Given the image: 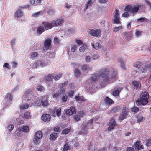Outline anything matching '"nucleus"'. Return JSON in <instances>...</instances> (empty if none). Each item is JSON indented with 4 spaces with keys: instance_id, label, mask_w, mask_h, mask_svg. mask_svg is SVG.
Instances as JSON below:
<instances>
[{
    "instance_id": "20",
    "label": "nucleus",
    "mask_w": 151,
    "mask_h": 151,
    "mask_svg": "<svg viewBox=\"0 0 151 151\" xmlns=\"http://www.w3.org/2000/svg\"><path fill=\"white\" fill-rule=\"evenodd\" d=\"M50 116L48 114H44L41 117V119L45 122H48L50 119Z\"/></svg>"
},
{
    "instance_id": "52",
    "label": "nucleus",
    "mask_w": 151,
    "mask_h": 151,
    "mask_svg": "<svg viewBox=\"0 0 151 151\" xmlns=\"http://www.w3.org/2000/svg\"><path fill=\"white\" fill-rule=\"evenodd\" d=\"M74 90L73 89L69 91L68 92L67 94L69 96L72 97L73 96V95L74 93Z\"/></svg>"
},
{
    "instance_id": "35",
    "label": "nucleus",
    "mask_w": 151,
    "mask_h": 151,
    "mask_svg": "<svg viewBox=\"0 0 151 151\" xmlns=\"http://www.w3.org/2000/svg\"><path fill=\"white\" fill-rule=\"evenodd\" d=\"M97 119H92L89 120L88 121V122H87L85 123V124H87V126L88 127L89 126V125H90V126H91V124H92L93 123V121L94 120L95 121L97 120Z\"/></svg>"
},
{
    "instance_id": "7",
    "label": "nucleus",
    "mask_w": 151,
    "mask_h": 151,
    "mask_svg": "<svg viewBox=\"0 0 151 151\" xmlns=\"http://www.w3.org/2000/svg\"><path fill=\"white\" fill-rule=\"evenodd\" d=\"M32 96V94L29 92L27 91L24 94L23 99L24 100H25L27 103L30 104L32 102L31 100Z\"/></svg>"
},
{
    "instance_id": "2",
    "label": "nucleus",
    "mask_w": 151,
    "mask_h": 151,
    "mask_svg": "<svg viewBox=\"0 0 151 151\" xmlns=\"http://www.w3.org/2000/svg\"><path fill=\"white\" fill-rule=\"evenodd\" d=\"M149 95L148 92L146 91L143 92L140 95L138 101V104L140 105H145L147 104L148 102Z\"/></svg>"
},
{
    "instance_id": "31",
    "label": "nucleus",
    "mask_w": 151,
    "mask_h": 151,
    "mask_svg": "<svg viewBox=\"0 0 151 151\" xmlns=\"http://www.w3.org/2000/svg\"><path fill=\"white\" fill-rule=\"evenodd\" d=\"M21 129L22 131L25 132H29V127L26 125H23L21 127Z\"/></svg>"
},
{
    "instance_id": "14",
    "label": "nucleus",
    "mask_w": 151,
    "mask_h": 151,
    "mask_svg": "<svg viewBox=\"0 0 151 151\" xmlns=\"http://www.w3.org/2000/svg\"><path fill=\"white\" fill-rule=\"evenodd\" d=\"M140 142L139 141H137L134 144V147L137 151H139L140 149H142L144 147L143 145L140 144Z\"/></svg>"
},
{
    "instance_id": "33",
    "label": "nucleus",
    "mask_w": 151,
    "mask_h": 151,
    "mask_svg": "<svg viewBox=\"0 0 151 151\" xmlns=\"http://www.w3.org/2000/svg\"><path fill=\"white\" fill-rule=\"evenodd\" d=\"M105 103L107 104H110L113 102V100L109 97H106L104 100Z\"/></svg>"
},
{
    "instance_id": "4",
    "label": "nucleus",
    "mask_w": 151,
    "mask_h": 151,
    "mask_svg": "<svg viewBox=\"0 0 151 151\" xmlns=\"http://www.w3.org/2000/svg\"><path fill=\"white\" fill-rule=\"evenodd\" d=\"M142 63L140 62H137L134 64L133 66L134 67L139 69L138 71L140 72H144L146 71L147 70H150V67L151 66L150 64H148L147 66L144 67L142 66Z\"/></svg>"
},
{
    "instance_id": "42",
    "label": "nucleus",
    "mask_w": 151,
    "mask_h": 151,
    "mask_svg": "<svg viewBox=\"0 0 151 151\" xmlns=\"http://www.w3.org/2000/svg\"><path fill=\"white\" fill-rule=\"evenodd\" d=\"M122 29V26H120L119 27H115L113 29V31L115 32H117L119 30Z\"/></svg>"
},
{
    "instance_id": "11",
    "label": "nucleus",
    "mask_w": 151,
    "mask_h": 151,
    "mask_svg": "<svg viewBox=\"0 0 151 151\" xmlns=\"http://www.w3.org/2000/svg\"><path fill=\"white\" fill-rule=\"evenodd\" d=\"M51 40L49 38L47 39L45 41L44 49L46 50L51 48Z\"/></svg>"
},
{
    "instance_id": "53",
    "label": "nucleus",
    "mask_w": 151,
    "mask_h": 151,
    "mask_svg": "<svg viewBox=\"0 0 151 151\" xmlns=\"http://www.w3.org/2000/svg\"><path fill=\"white\" fill-rule=\"evenodd\" d=\"M14 127V125L12 124H9L7 126V129L10 132H11L13 130Z\"/></svg>"
},
{
    "instance_id": "61",
    "label": "nucleus",
    "mask_w": 151,
    "mask_h": 151,
    "mask_svg": "<svg viewBox=\"0 0 151 151\" xmlns=\"http://www.w3.org/2000/svg\"><path fill=\"white\" fill-rule=\"evenodd\" d=\"M41 13V11H39L37 12L34 13L33 14L32 16L34 17H36L40 15Z\"/></svg>"
},
{
    "instance_id": "63",
    "label": "nucleus",
    "mask_w": 151,
    "mask_h": 151,
    "mask_svg": "<svg viewBox=\"0 0 151 151\" xmlns=\"http://www.w3.org/2000/svg\"><path fill=\"white\" fill-rule=\"evenodd\" d=\"M132 111L135 113H137L139 111L138 108L137 107H134L132 109Z\"/></svg>"
},
{
    "instance_id": "40",
    "label": "nucleus",
    "mask_w": 151,
    "mask_h": 151,
    "mask_svg": "<svg viewBox=\"0 0 151 151\" xmlns=\"http://www.w3.org/2000/svg\"><path fill=\"white\" fill-rule=\"evenodd\" d=\"M70 147L67 144H66L64 145L62 151H68V150H70Z\"/></svg>"
},
{
    "instance_id": "48",
    "label": "nucleus",
    "mask_w": 151,
    "mask_h": 151,
    "mask_svg": "<svg viewBox=\"0 0 151 151\" xmlns=\"http://www.w3.org/2000/svg\"><path fill=\"white\" fill-rule=\"evenodd\" d=\"M114 18H120L119 14V11L116 10L114 12Z\"/></svg>"
},
{
    "instance_id": "58",
    "label": "nucleus",
    "mask_w": 151,
    "mask_h": 151,
    "mask_svg": "<svg viewBox=\"0 0 151 151\" xmlns=\"http://www.w3.org/2000/svg\"><path fill=\"white\" fill-rule=\"evenodd\" d=\"M74 118L76 121L78 122L80 120V117L79 115H76L74 116Z\"/></svg>"
},
{
    "instance_id": "16",
    "label": "nucleus",
    "mask_w": 151,
    "mask_h": 151,
    "mask_svg": "<svg viewBox=\"0 0 151 151\" xmlns=\"http://www.w3.org/2000/svg\"><path fill=\"white\" fill-rule=\"evenodd\" d=\"M52 23L53 22L51 23L44 22L42 23V24L45 27V28L46 30H47L54 27Z\"/></svg>"
},
{
    "instance_id": "6",
    "label": "nucleus",
    "mask_w": 151,
    "mask_h": 151,
    "mask_svg": "<svg viewBox=\"0 0 151 151\" xmlns=\"http://www.w3.org/2000/svg\"><path fill=\"white\" fill-rule=\"evenodd\" d=\"M89 34L93 36L99 37L101 36V31L99 29H90L88 30Z\"/></svg>"
},
{
    "instance_id": "43",
    "label": "nucleus",
    "mask_w": 151,
    "mask_h": 151,
    "mask_svg": "<svg viewBox=\"0 0 151 151\" xmlns=\"http://www.w3.org/2000/svg\"><path fill=\"white\" fill-rule=\"evenodd\" d=\"M120 90L118 89L114 90L113 91L112 94L114 96H117L119 95V94Z\"/></svg>"
},
{
    "instance_id": "38",
    "label": "nucleus",
    "mask_w": 151,
    "mask_h": 151,
    "mask_svg": "<svg viewBox=\"0 0 151 151\" xmlns=\"http://www.w3.org/2000/svg\"><path fill=\"white\" fill-rule=\"evenodd\" d=\"M24 116L26 119H29L31 118L30 112L29 111H26L24 114Z\"/></svg>"
},
{
    "instance_id": "28",
    "label": "nucleus",
    "mask_w": 151,
    "mask_h": 151,
    "mask_svg": "<svg viewBox=\"0 0 151 151\" xmlns=\"http://www.w3.org/2000/svg\"><path fill=\"white\" fill-rule=\"evenodd\" d=\"M75 99L78 102H82L84 101V97L82 96H80L79 95H78L75 96Z\"/></svg>"
},
{
    "instance_id": "56",
    "label": "nucleus",
    "mask_w": 151,
    "mask_h": 151,
    "mask_svg": "<svg viewBox=\"0 0 151 151\" xmlns=\"http://www.w3.org/2000/svg\"><path fill=\"white\" fill-rule=\"evenodd\" d=\"M62 75L61 74H59L56 75L55 77L54 78V79L55 80H58L61 77Z\"/></svg>"
},
{
    "instance_id": "51",
    "label": "nucleus",
    "mask_w": 151,
    "mask_h": 151,
    "mask_svg": "<svg viewBox=\"0 0 151 151\" xmlns=\"http://www.w3.org/2000/svg\"><path fill=\"white\" fill-rule=\"evenodd\" d=\"M132 7V6L131 5H127L125 7L124 10L126 11L129 12L130 13V10L131 9Z\"/></svg>"
},
{
    "instance_id": "15",
    "label": "nucleus",
    "mask_w": 151,
    "mask_h": 151,
    "mask_svg": "<svg viewBox=\"0 0 151 151\" xmlns=\"http://www.w3.org/2000/svg\"><path fill=\"white\" fill-rule=\"evenodd\" d=\"M66 113L69 115L75 114L76 113V109L73 106H71L70 109H68L66 110Z\"/></svg>"
},
{
    "instance_id": "34",
    "label": "nucleus",
    "mask_w": 151,
    "mask_h": 151,
    "mask_svg": "<svg viewBox=\"0 0 151 151\" xmlns=\"http://www.w3.org/2000/svg\"><path fill=\"white\" fill-rule=\"evenodd\" d=\"M136 118L138 123L143 122L144 117L141 115H138L136 116Z\"/></svg>"
},
{
    "instance_id": "32",
    "label": "nucleus",
    "mask_w": 151,
    "mask_h": 151,
    "mask_svg": "<svg viewBox=\"0 0 151 151\" xmlns=\"http://www.w3.org/2000/svg\"><path fill=\"white\" fill-rule=\"evenodd\" d=\"M132 84L134 86V87L136 89L139 88L140 85V82L136 81H133L132 82Z\"/></svg>"
},
{
    "instance_id": "18",
    "label": "nucleus",
    "mask_w": 151,
    "mask_h": 151,
    "mask_svg": "<svg viewBox=\"0 0 151 151\" xmlns=\"http://www.w3.org/2000/svg\"><path fill=\"white\" fill-rule=\"evenodd\" d=\"M64 22V20L63 18L60 19L56 21H53V23L54 27L58 26Z\"/></svg>"
},
{
    "instance_id": "25",
    "label": "nucleus",
    "mask_w": 151,
    "mask_h": 151,
    "mask_svg": "<svg viewBox=\"0 0 151 151\" xmlns=\"http://www.w3.org/2000/svg\"><path fill=\"white\" fill-rule=\"evenodd\" d=\"M53 78V76L52 74H49L47 75L46 77V80L48 81L47 83H49L50 82L51 83Z\"/></svg>"
},
{
    "instance_id": "60",
    "label": "nucleus",
    "mask_w": 151,
    "mask_h": 151,
    "mask_svg": "<svg viewBox=\"0 0 151 151\" xmlns=\"http://www.w3.org/2000/svg\"><path fill=\"white\" fill-rule=\"evenodd\" d=\"M148 19L145 17H142L138 18L137 19V21L139 22H143L145 21H146Z\"/></svg>"
},
{
    "instance_id": "45",
    "label": "nucleus",
    "mask_w": 151,
    "mask_h": 151,
    "mask_svg": "<svg viewBox=\"0 0 151 151\" xmlns=\"http://www.w3.org/2000/svg\"><path fill=\"white\" fill-rule=\"evenodd\" d=\"M127 116L126 115H125L123 113H122L120 114L119 117V120L121 121L123 120Z\"/></svg>"
},
{
    "instance_id": "26",
    "label": "nucleus",
    "mask_w": 151,
    "mask_h": 151,
    "mask_svg": "<svg viewBox=\"0 0 151 151\" xmlns=\"http://www.w3.org/2000/svg\"><path fill=\"white\" fill-rule=\"evenodd\" d=\"M76 32L75 30L73 28H69L67 31V34L69 35H73Z\"/></svg>"
},
{
    "instance_id": "10",
    "label": "nucleus",
    "mask_w": 151,
    "mask_h": 151,
    "mask_svg": "<svg viewBox=\"0 0 151 151\" xmlns=\"http://www.w3.org/2000/svg\"><path fill=\"white\" fill-rule=\"evenodd\" d=\"M117 126V124L114 119H111L109 123V127L108 128V130L109 131L113 129L114 127Z\"/></svg>"
},
{
    "instance_id": "36",
    "label": "nucleus",
    "mask_w": 151,
    "mask_h": 151,
    "mask_svg": "<svg viewBox=\"0 0 151 151\" xmlns=\"http://www.w3.org/2000/svg\"><path fill=\"white\" fill-rule=\"evenodd\" d=\"M128 111L129 110L128 108L126 107H124L123 108L122 113H123L124 114L127 116L128 113Z\"/></svg>"
},
{
    "instance_id": "57",
    "label": "nucleus",
    "mask_w": 151,
    "mask_h": 151,
    "mask_svg": "<svg viewBox=\"0 0 151 151\" xmlns=\"http://www.w3.org/2000/svg\"><path fill=\"white\" fill-rule=\"evenodd\" d=\"M97 87H96V88L94 87L93 88L92 87H89V91L92 93H94L95 91V89Z\"/></svg>"
},
{
    "instance_id": "37",
    "label": "nucleus",
    "mask_w": 151,
    "mask_h": 151,
    "mask_svg": "<svg viewBox=\"0 0 151 151\" xmlns=\"http://www.w3.org/2000/svg\"><path fill=\"white\" fill-rule=\"evenodd\" d=\"M80 72L79 69L78 68H76L74 70V74L76 77H78L80 75Z\"/></svg>"
},
{
    "instance_id": "47",
    "label": "nucleus",
    "mask_w": 151,
    "mask_h": 151,
    "mask_svg": "<svg viewBox=\"0 0 151 151\" xmlns=\"http://www.w3.org/2000/svg\"><path fill=\"white\" fill-rule=\"evenodd\" d=\"M120 109L119 107H113L111 110V112L113 113H116L117 112L119 111Z\"/></svg>"
},
{
    "instance_id": "1",
    "label": "nucleus",
    "mask_w": 151,
    "mask_h": 151,
    "mask_svg": "<svg viewBox=\"0 0 151 151\" xmlns=\"http://www.w3.org/2000/svg\"><path fill=\"white\" fill-rule=\"evenodd\" d=\"M109 70L107 68L102 69L100 73H96L90 77V79L93 81L97 80L99 78L101 77L102 80L105 81H109V78L108 77Z\"/></svg>"
},
{
    "instance_id": "41",
    "label": "nucleus",
    "mask_w": 151,
    "mask_h": 151,
    "mask_svg": "<svg viewBox=\"0 0 151 151\" xmlns=\"http://www.w3.org/2000/svg\"><path fill=\"white\" fill-rule=\"evenodd\" d=\"M38 55V54L36 52H31L30 53V56L32 59H34L35 57H36Z\"/></svg>"
},
{
    "instance_id": "50",
    "label": "nucleus",
    "mask_w": 151,
    "mask_h": 151,
    "mask_svg": "<svg viewBox=\"0 0 151 151\" xmlns=\"http://www.w3.org/2000/svg\"><path fill=\"white\" fill-rule=\"evenodd\" d=\"M70 132V129L66 128L63 129L62 131V133L64 134H66Z\"/></svg>"
},
{
    "instance_id": "13",
    "label": "nucleus",
    "mask_w": 151,
    "mask_h": 151,
    "mask_svg": "<svg viewBox=\"0 0 151 151\" xmlns=\"http://www.w3.org/2000/svg\"><path fill=\"white\" fill-rule=\"evenodd\" d=\"M92 127L91 126L90 127L89 126L88 127L87 126V124H85V122H83L82 127V129L80 132L83 134H85L87 133L88 129H89V128Z\"/></svg>"
},
{
    "instance_id": "49",
    "label": "nucleus",
    "mask_w": 151,
    "mask_h": 151,
    "mask_svg": "<svg viewBox=\"0 0 151 151\" xmlns=\"http://www.w3.org/2000/svg\"><path fill=\"white\" fill-rule=\"evenodd\" d=\"M68 98L67 95H64L61 97V101L63 102H65L67 100Z\"/></svg>"
},
{
    "instance_id": "54",
    "label": "nucleus",
    "mask_w": 151,
    "mask_h": 151,
    "mask_svg": "<svg viewBox=\"0 0 151 151\" xmlns=\"http://www.w3.org/2000/svg\"><path fill=\"white\" fill-rule=\"evenodd\" d=\"M114 23L115 24H119L121 23L120 21V18H114L113 20Z\"/></svg>"
},
{
    "instance_id": "62",
    "label": "nucleus",
    "mask_w": 151,
    "mask_h": 151,
    "mask_svg": "<svg viewBox=\"0 0 151 151\" xmlns=\"http://www.w3.org/2000/svg\"><path fill=\"white\" fill-rule=\"evenodd\" d=\"M92 4V0H89L86 5V9H87L88 7L90 6Z\"/></svg>"
},
{
    "instance_id": "21",
    "label": "nucleus",
    "mask_w": 151,
    "mask_h": 151,
    "mask_svg": "<svg viewBox=\"0 0 151 151\" xmlns=\"http://www.w3.org/2000/svg\"><path fill=\"white\" fill-rule=\"evenodd\" d=\"M68 83V82L66 81L62 83L59 84L58 86V88L61 89L62 92H64L65 90L63 87L67 85Z\"/></svg>"
},
{
    "instance_id": "39",
    "label": "nucleus",
    "mask_w": 151,
    "mask_h": 151,
    "mask_svg": "<svg viewBox=\"0 0 151 151\" xmlns=\"http://www.w3.org/2000/svg\"><path fill=\"white\" fill-rule=\"evenodd\" d=\"M57 137V134L53 132L52 133L50 136V138L52 140L55 139Z\"/></svg>"
},
{
    "instance_id": "23",
    "label": "nucleus",
    "mask_w": 151,
    "mask_h": 151,
    "mask_svg": "<svg viewBox=\"0 0 151 151\" xmlns=\"http://www.w3.org/2000/svg\"><path fill=\"white\" fill-rule=\"evenodd\" d=\"M23 14L21 9H19L16 10L15 14V17L17 18L21 17Z\"/></svg>"
},
{
    "instance_id": "17",
    "label": "nucleus",
    "mask_w": 151,
    "mask_h": 151,
    "mask_svg": "<svg viewBox=\"0 0 151 151\" xmlns=\"http://www.w3.org/2000/svg\"><path fill=\"white\" fill-rule=\"evenodd\" d=\"M41 105L44 107L47 106L48 104V102L47 100V97L46 96L41 97Z\"/></svg>"
},
{
    "instance_id": "3",
    "label": "nucleus",
    "mask_w": 151,
    "mask_h": 151,
    "mask_svg": "<svg viewBox=\"0 0 151 151\" xmlns=\"http://www.w3.org/2000/svg\"><path fill=\"white\" fill-rule=\"evenodd\" d=\"M111 73V76L110 77L108 76V77L109 78V81H106L104 80H102L103 82L101 83L100 84V86L101 88L104 87L106 86V83H110L113 82V79H116L117 73V71L116 70H112Z\"/></svg>"
},
{
    "instance_id": "9",
    "label": "nucleus",
    "mask_w": 151,
    "mask_h": 151,
    "mask_svg": "<svg viewBox=\"0 0 151 151\" xmlns=\"http://www.w3.org/2000/svg\"><path fill=\"white\" fill-rule=\"evenodd\" d=\"M41 97L40 96H36L34 100L32 99V104H34L35 106H40L41 105Z\"/></svg>"
},
{
    "instance_id": "64",
    "label": "nucleus",
    "mask_w": 151,
    "mask_h": 151,
    "mask_svg": "<svg viewBox=\"0 0 151 151\" xmlns=\"http://www.w3.org/2000/svg\"><path fill=\"white\" fill-rule=\"evenodd\" d=\"M37 89L39 91H42L43 90L44 88L42 85H40L37 86Z\"/></svg>"
},
{
    "instance_id": "29",
    "label": "nucleus",
    "mask_w": 151,
    "mask_h": 151,
    "mask_svg": "<svg viewBox=\"0 0 151 151\" xmlns=\"http://www.w3.org/2000/svg\"><path fill=\"white\" fill-rule=\"evenodd\" d=\"M29 107V105L28 104H22L19 106L20 109L21 111L27 109Z\"/></svg>"
},
{
    "instance_id": "24",
    "label": "nucleus",
    "mask_w": 151,
    "mask_h": 151,
    "mask_svg": "<svg viewBox=\"0 0 151 151\" xmlns=\"http://www.w3.org/2000/svg\"><path fill=\"white\" fill-rule=\"evenodd\" d=\"M15 136L16 137H18L22 135V132L20 128H17L15 131L14 133Z\"/></svg>"
},
{
    "instance_id": "30",
    "label": "nucleus",
    "mask_w": 151,
    "mask_h": 151,
    "mask_svg": "<svg viewBox=\"0 0 151 151\" xmlns=\"http://www.w3.org/2000/svg\"><path fill=\"white\" fill-rule=\"evenodd\" d=\"M91 68L86 64H84L82 66V70L84 71H88L91 70Z\"/></svg>"
},
{
    "instance_id": "44",
    "label": "nucleus",
    "mask_w": 151,
    "mask_h": 151,
    "mask_svg": "<svg viewBox=\"0 0 151 151\" xmlns=\"http://www.w3.org/2000/svg\"><path fill=\"white\" fill-rule=\"evenodd\" d=\"M119 61L120 62L121 67L124 69H125V66L122 59L121 58L119 60Z\"/></svg>"
},
{
    "instance_id": "5",
    "label": "nucleus",
    "mask_w": 151,
    "mask_h": 151,
    "mask_svg": "<svg viewBox=\"0 0 151 151\" xmlns=\"http://www.w3.org/2000/svg\"><path fill=\"white\" fill-rule=\"evenodd\" d=\"M42 133L41 131H38L36 132L33 139L34 143L36 145L39 144L40 142V140L42 139Z\"/></svg>"
},
{
    "instance_id": "59",
    "label": "nucleus",
    "mask_w": 151,
    "mask_h": 151,
    "mask_svg": "<svg viewBox=\"0 0 151 151\" xmlns=\"http://www.w3.org/2000/svg\"><path fill=\"white\" fill-rule=\"evenodd\" d=\"M85 61L87 63H89L91 61V57L89 56H86L85 58Z\"/></svg>"
},
{
    "instance_id": "46",
    "label": "nucleus",
    "mask_w": 151,
    "mask_h": 151,
    "mask_svg": "<svg viewBox=\"0 0 151 151\" xmlns=\"http://www.w3.org/2000/svg\"><path fill=\"white\" fill-rule=\"evenodd\" d=\"M56 114L58 117L60 116L61 113V109L60 108H59L56 109L55 111Z\"/></svg>"
},
{
    "instance_id": "12",
    "label": "nucleus",
    "mask_w": 151,
    "mask_h": 151,
    "mask_svg": "<svg viewBox=\"0 0 151 151\" xmlns=\"http://www.w3.org/2000/svg\"><path fill=\"white\" fill-rule=\"evenodd\" d=\"M142 6V5L139 4L135 5L134 7L132 6L131 9L130 10V13L132 14H136L138 12L139 8Z\"/></svg>"
},
{
    "instance_id": "8",
    "label": "nucleus",
    "mask_w": 151,
    "mask_h": 151,
    "mask_svg": "<svg viewBox=\"0 0 151 151\" xmlns=\"http://www.w3.org/2000/svg\"><path fill=\"white\" fill-rule=\"evenodd\" d=\"M5 98L6 101V102L4 101L3 103L4 107H6L10 105L12 99V96L11 94H7Z\"/></svg>"
},
{
    "instance_id": "19",
    "label": "nucleus",
    "mask_w": 151,
    "mask_h": 151,
    "mask_svg": "<svg viewBox=\"0 0 151 151\" xmlns=\"http://www.w3.org/2000/svg\"><path fill=\"white\" fill-rule=\"evenodd\" d=\"M123 35L124 36L123 38L124 40L127 41L130 39L132 36L131 33L129 32H124Z\"/></svg>"
},
{
    "instance_id": "55",
    "label": "nucleus",
    "mask_w": 151,
    "mask_h": 151,
    "mask_svg": "<svg viewBox=\"0 0 151 151\" xmlns=\"http://www.w3.org/2000/svg\"><path fill=\"white\" fill-rule=\"evenodd\" d=\"M146 146L147 147H149L151 145V138L147 140L146 141Z\"/></svg>"
},
{
    "instance_id": "22",
    "label": "nucleus",
    "mask_w": 151,
    "mask_h": 151,
    "mask_svg": "<svg viewBox=\"0 0 151 151\" xmlns=\"http://www.w3.org/2000/svg\"><path fill=\"white\" fill-rule=\"evenodd\" d=\"M57 92L54 94L53 95V98H59L60 96L61 95L62 93H64V92H62L61 91V89H58Z\"/></svg>"
},
{
    "instance_id": "27",
    "label": "nucleus",
    "mask_w": 151,
    "mask_h": 151,
    "mask_svg": "<svg viewBox=\"0 0 151 151\" xmlns=\"http://www.w3.org/2000/svg\"><path fill=\"white\" fill-rule=\"evenodd\" d=\"M45 31V28L41 26H39L37 29V33L41 34Z\"/></svg>"
}]
</instances>
